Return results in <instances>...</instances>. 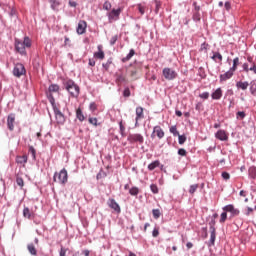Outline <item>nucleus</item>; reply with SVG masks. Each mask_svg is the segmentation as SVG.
Returning <instances> with one entry per match:
<instances>
[{"label": "nucleus", "mask_w": 256, "mask_h": 256, "mask_svg": "<svg viewBox=\"0 0 256 256\" xmlns=\"http://www.w3.org/2000/svg\"><path fill=\"white\" fill-rule=\"evenodd\" d=\"M113 64V58H109L106 63L102 64V67L105 69V71H109V67Z\"/></svg>", "instance_id": "2f4dec72"}, {"label": "nucleus", "mask_w": 256, "mask_h": 256, "mask_svg": "<svg viewBox=\"0 0 256 256\" xmlns=\"http://www.w3.org/2000/svg\"><path fill=\"white\" fill-rule=\"evenodd\" d=\"M161 165V162L159 160H156L148 165V171H155L157 167Z\"/></svg>", "instance_id": "5701e85b"}, {"label": "nucleus", "mask_w": 256, "mask_h": 256, "mask_svg": "<svg viewBox=\"0 0 256 256\" xmlns=\"http://www.w3.org/2000/svg\"><path fill=\"white\" fill-rule=\"evenodd\" d=\"M87 31V22L85 20H80L76 28V33L78 35H83Z\"/></svg>", "instance_id": "ddd939ff"}, {"label": "nucleus", "mask_w": 256, "mask_h": 256, "mask_svg": "<svg viewBox=\"0 0 256 256\" xmlns=\"http://www.w3.org/2000/svg\"><path fill=\"white\" fill-rule=\"evenodd\" d=\"M16 183L19 187H21V189H23V187H25V182L23 181V178H21V177L16 178Z\"/></svg>", "instance_id": "79ce46f5"}, {"label": "nucleus", "mask_w": 256, "mask_h": 256, "mask_svg": "<svg viewBox=\"0 0 256 256\" xmlns=\"http://www.w3.org/2000/svg\"><path fill=\"white\" fill-rule=\"evenodd\" d=\"M193 21H201V15L199 14V12L194 13Z\"/></svg>", "instance_id": "5fc2aeb1"}, {"label": "nucleus", "mask_w": 256, "mask_h": 256, "mask_svg": "<svg viewBox=\"0 0 256 256\" xmlns=\"http://www.w3.org/2000/svg\"><path fill=\"white\" fill-rule=\"evenodd\" d=\"M233 73H235V71L230 68L226 73L220 75V81H227L228 79H231V77H233Z\"/></svg>", "instance_id": "a211bd4d"}, {"label": "nucleus", "mask_w": 256, "mask_h": 256, "mask_svg": "<svg viewBox=\"0 0 256 256\" xmlns=\"http://www.w3.org/2000/svg\"><path fill=\"white\" fill-rule=\"evenodd\" d=\"M49 3L51 4V9H53V11H59L61 5L59 0H49Z\"/></svg>", "instance_id": "4be33fe9"}, {"label": "nucleus", "mask_w": 256, "mask_h": 256, "mask_svg": "<svg viewBox=\"0 0 256 256\" xmlns=\"http://www.w3.org/2000/svg\"><path fill=\"white\" fill-rule=\"evenodd\" d=\"M76 117L80 121H85V116L83 115V111L81 110V108H78L76 110Z\"/></svg>", "instance_id": "7c9ffc66"}, {"label": "nucleus", "mask_w": 256, "mask_h": 256, "mask_svg": "<svg viewBox=\"0 0 256 256\" xmlns=\"http://www.w3.org/2000/svg\"><path fill=\"white\" fill-rule=\"evenodd\" d=\"M53 93H59V85L51 84L48 87L47 97H48L49 102L51 103V105H55V98L53 97Z\"/></svg>", "instance_id": "6e6552de"}, {"label": "nucleus", "mask_w": 256, "mask_h": 256, "mask_svg": "<svg viewBox=\"0 0 256 256\" xmlns=\"http://www.w3.org/2000/svg\"><path fill=\"white\" fill-rule=\"evenodd\" d=\"M111 7H112L111 2H109V1H105V2H104V4H103V9H104L105 11H111Z\"/></svg>", "instance_id": "37998d69"}, {"label": "nucleus", "mask_w": 256, "mask_h": 256, "mask_svg": "<svg viewBox=\"0 0 256 256\" xmlns=\"http://www.w3.org/2000/svg\"><path fill=\"white\" fill-rule=\"evenodd\" d=\"M212 99L215 101H219L221 97H223V90L221 88H217L212 94H211Z\"/></svg>", "instance_id": "6ab92c4d"}, {"label": "nucleus", "mask_w": 256, "mask_h": 256, "mask_svg": "<svg viewBox=\"0 0 256 256\" xmlns=\"http://www.w3.org/2000/svg\"><path fill=\"white\" fill-rule=\"evenodd\" d=\"M25 73H26V70H25V66L23 64L17 63L14 66L13 75L15 77H21L22 75H25Z\"/></svg>", "instance_id": "9d476101"}, {"label": "nucleus", "mask_w": 256, "mask_h": 256, "mask_svg": "<svg viewBox=\"0 0 256 256\" xmlns=\"http://www.w3.org/2000/svg\"><path fill=\"white\" fill-rule=\"evenodd\" d=\"M54 114L56 123H58V125H63L65 123V115L61 113V110H59L57 107H54Z\"/></svg>", "instance_id": "f8f14e48"}, {"label": "nucleus", "mask_w": 256, "mask_h": 256, "mask_svg": "<svg viewBox=\"0 0 256 256\" xmlns=\"http://www.w3.org/2000/svg\"><path fill=\"white\" fill-rule=\"evenodd\" d=\"M138 9H139V13H141V15H145V7L139 5Z\"/></svg>", "instance_id": "0e129e2a"}, {"label": "nucleus", "mask_w": 256, "mask_h": 256, "mask_svg": "<svg viewBox=\"0 0 256 256\" xmlns=\"http://www.w3.org/2000/svg\"><path fill=\"white\" fill-rule=\"evenodd\" d=\"M14 123H15V114L8 115L7 127L9 129V131H13V129H15Z\"/></svg>", "instance_id": "dca6fc26"}, {"label": "nucleus", "mask_w": 256, "mask_h": 256, "mask_svg": "<svg viewBox=\"0 0 256 256\" xmlns=\"http://www.w3.org/2000/svg\"><path fill=\"white\" fill-rule=\"evenodd\" d=\"M95 59H100L103 60L105 59V52H103V46L99 45L98 46V52L94 53Z\"/></svg>", "instance_id": "aec40b11"}, {"label": "nucleus", "mask_w": 256, "mask_h": 256, "mask_svg": "<svg viewBox=\"0 0 256 256\" xmlns=\"http://www.w3.org/2000/svg\"><path fill=\"white\" fill-rule=\"evenodd\" d=\"M143 111H144L143 107L141 106L136 107L135 127L139 125V121H141V119H145V113Z\"/></svg>", "instance_id": "9b49d317"}, {"label": "nucleus", "mask_w": 256, "mask_h": 256, "mask_svg": "<svg viewBox=\"0 0 256 256\" xmlns=\"http://www.w3.org/2000/svg\"><path fill=\"white\" fill-rule=\"evenodd\" d=\"M215 137L219 141H228L229 140V136L227 135V132L225 130H218L215 133Z\"/></svg>", "instance_id": "4468645a"}, {"label": "nucleus", "mask_w": 256, "mask_h": 256, "mask_svg": "<svg viewBox=\"0 0 256 256\" xmlns=\"http://www.w3.org/2000/svg\"><path fill=\"white\" fill-rule=\"evenodd\" d=\"M69 6L70 7H77V2H75V1H69Z\"/></svg>", "instance_id": "338daca9"}, {"label": "nucleus", "mask_w": 256, "mask_h": 256, "mask_svg": "<svg viewBox=\"0 0 256 256\" xmlns=\"http://www.w3.org/2000/svg\"><path fill=\"white\" fill-rule=\"evenodd\" d=\"M119 127H120V134L122 135V137L125 136V126L123 125V120H121L119 122Z\"/></svg>", "instance_id": "49530a36"}, {"label": "nucleus", "mask_w": 256, "mask_h": 256, "mask_svg": "<svg viewBox=\"0 0 256 256\" xmlns=\"http://www.w3.org/2000/svg\"><path fill=\"white\" fill-rule=\"evenodd\" d=\"M135 55V50L130 49L129 53L126 55V57L122 58V63H127V61H131V58Z\"/></svg>", "instance_id": "393cba45"}, {"label": "nucleus", "mask_w": 256, "mask_h": 256, "mask_svg": "<svg viewBox=\"0 0 256 256\" xmlns=\"http://www.w3.org/2000/svg\"><path fill=\"white\" fill-rule=\"evenodd\" d=\"M224 7H225L226 11H230L231 10V2H225Z\"/></svg>", "instance_id": "e2e57ef3"}, {"label": "nucleus", "mask_w": 256, "mask_h": 256, "mask_svg": "<svg viewBox=\"0 0 256 256\" xmlns=\"http://www.w3.org/2000/svg\"><path fill=\"white\" fill-rule=\"evenodd\" d=\"M16 163H18L19 165H25V163H27V156H17Z\"/></svg>", "instance_id": "c85d7f7f"}, {"label": "nucleus", "mask_w": 256, "mask_h": 256, "mask_svg": "<svg viewBox=\"0 0 256 256\" xmlns=\"http://www.w3.org/2000/svg\"><path fill=\"white\" fill-rule=\"evenodd\" d=\"M123 97H131V90L129 87H126L123 91Z\"/></svg>", "instance_id": "de8ad7c7"}, {"label": "nucleus", "mask_w": 256, "mask_h": 256, "mask_svg": "<svg viewBox=\"0 0 256 256\" xmlns=\"http://www.w3.org/2000/svg\"><path fill=\"white\" fill-rule=\"evenodd\" d=\"M199 97L200 99H209V92H203Z\"/></svg>", "instance_id": "4d7b16f0"}, {"label": "nucleus", "mask_w": 256, "mask_h": 256, "mask_svg": "<svg viewBox=\"0 0 256 256\" xmlns=\"http://www.w3.org/2000/svg\"><path fill=\"white\" fill-rule=\"evenodd\" d=\"M155 12L156 13H159V9H161V1H159V0H156V2H155Z\"/></svg>", "instance_id": "603ef678"}, {"label": "nucleus", "mask_w": 256, "mask_h": 256, "mask_svg": "<svg viewBox=\"0 0 256 256\" xmlns=\"http://www.w3.org/2000/svg\"><path fill=\"white\" fill-rule=\"evenodd\" d=\"M90 67H95V61L93 59H89Z\"/></svg>", "instance_id": "774afa93"}, {"label": "nucleus", "mask_w": 256, "mask_h": 256, "mask_svg": "<svg viewBox=\"0 0 256 256\" xmlns=\"http://www.w3.org/2000/svg\"><path fill=\"white\" fill-rule=\"evenodd\" d=\"M251 213H253V208L247 207L246 215L249 216V215H251Z\"/></svg>", "instance_id": "69168bd1"}, {"label": "nucleus", "mask_w": 256, "mask_h": 256, "mask_svg": "<svg viewBox=\"0 0 256 256\" xmlns=\"http://www.w3.org/2000/svg\"><path fill=\"white\" fill-rule=\"evenodd\" d=\"M89 123L91 124V125H94L95 127H97V118H89Z\"/></svg>", "instance_id": "6e6d98bb"}, {"label": "nucleus", "mask_w": 256, "mask_h": 256, "mask_svg": "<svg viewBox=\"0 0 256 256\" xmlns=\"http://www.w3.org/2000/svg\"><path fill=\"white\" fill-rule=\"evenodd\" d=\"M108 207H110V209H113L116 213H121V207L119 206L117 201H115V199L108 200Z\"/></svg>", "instance_id": "2eb2a0df"}, {"label": "nucleus", "mask_w": 256, "mask_h": 256, "mask_svg": "<svg viewBox=\"0 0 256 256\" xmlns=\"http://www.w3.org/2000/svg\"><path fill=\"white\" fill-rule=\"evenodd\" d=\"M23 217H25V219H31V217H33V213L31 212L29 207H24V209H23Z\"/></svg>", "instance_id": "a878e982"}, {"label": "nucleus", "mask_w": 256, "mask_h": 256, "mask_svg": "<svg viewBox=\"0 0 256 256\" xmlns=\"http://www.w3.org/2000/svg\"><path fill=\"white\" fill-rule=\"evenodd\" d=\"M250 93L251 95H253L254 97H256V80H253L250 83Z\"/></svg>", "instance_id": "c756f323"}, {"label": "nucleus", "mask_w": 256, "mask_h": 256, "mask_svg": "<svg viewBox=\"0 0 256 256\" xmlns=\"http://www.w3.org/2000/svg\"><path fill=\"white\" fill-rule=\"evenodd\" d=\"M155 133H156L158 139H163V137H165V132L163 131L161 126H155L153 128L152 137H153V135H155Z\"/></svg>", "instance_id": "f3484780"}, {"label": "nucleus", "mask_w": 256, "mask_h": 256, "mask_svg": "<svg viewBox=\"0 0 256 256\" xmlns=\"http://www.w3.org/2000/svg\"><path fill=\"white\" fill-rule=\"evenodd\" d=\"M65 88L72 97H79V86L73 80L66 81Z\"/></svg>", "instance_id": "7ed1b4c3"}, {"label": "nucleus", "mask_w": 256, "mask_h": 256, "mask_svg": "<svg viewBox=\"0 0 256 256\" xmlns=\"http://www.w3.org/2000/svg\"><path fill=\"white\" fill-rule=\"evenodd\" d=\"M152 215H153L154 219H159V217H161V210L153 209L152 210Z\"/></svg>", "instance_id": "4c0bfd02"}, {"label": "nucleus", "mask_w": 256, "mask_h": 256, "mask_svg": "<svg viewBox=\"0 0 256 256\" xmlns=\"http://www.w3.org/2000/svg\"><path fill=\"white\" fill-rule=\"evenodd\" d=\"M152 236L153 237H159V229L154 228L153 231H152Z\"/></svg>", "instance_id": "052dcab7"}, {"label": "nucleus", "mask_w": 256, "mask_h": 256, "mask_svg": "<svg viewBox=\"0 0 256 256\" xmlns=\"http://www.w3.org/2000/svg\"><path fill=\"white\" fill-rule=\"evenodd\" d=\"M242 68H243V71H245L246 73H249V64L244 63V64L242 65Z\"/></svg>", "instance_id": "680f3d73"}, {"label": "nucleus", "mask_w": 256, "mask_h": 256, "mask_svg": "<svg viewBox=\"0 0 256 256\" xmlns=\"http://www.w3.org/2000/svg\"><path fill=\"white\" fill-rule=\"evenodd\" d=\"M237 65H239V57L233 59V66L230 69L232 71H237Z\"/></svg>", "instance_id": "58836bf2"}, {"label": "nucleus", "mask_w": 256, "mask_h": 256, "mask_svg": "<svg viewBox=\"0 0 256 256\" xmlns=\"http://www.w3.org/2000/svg\"><path fill=\"white\" fill-rule=\"evenodd\" d=\"M27 250L29 251L30 255H37V248H35V245L33 243L27 245Z\"/></svg>", "instance_id": "b1692460"}, {"label": "nucleus", "mask_w": 256, "mask_h": 256, "mask_svg": "<svg viewBox=\"0 0 256 256\" xmlns=\"http://www.w3.org/2000/svg\"><path fill=\"white\" fill-rule=\"evenodd\" d=\"M209 47V44L207 43H202L200 47V51H207V48Z\"/></svg>", "instance_id": "13d9d810"}, {"label": "nucleus", "mask_w": 256, "mask_h": 256, "mask_svg": "<svg viewBox=\"0 0 256 256\" xmlns=\"http://www.w3.org/2000/svg\"><path fill=\"white\" fill-rule=\"evenodd\" d=\"M178 143L179 145H183L185 141H187V136L178 134Z\"/></svg>", "instance_id": "e433bc0d"}, {"label": "nucleus", "mask_w": 256, "mask_h": 256, "mask_svg": "<svg viewBox=\"0 0 256 256\" xmlns=\"http://www.w3.org/2000/svg\"><path fill=\"white\" fill-rule=\"evenodd\" d=\"M170 133H172V135H174V137H177L179 135V131H177L176 125L170 127Z\"/></svg>", "instance_id": "a19ab883"}, {"label": "nucleus", "mask_w": 256, "mask_h": 256, "mask_svg": "<svg viewBox=\"0 0 256 256\" xmlns=\"http://www.w3.org/2000/svg\"><path fill=\"white\" fill-rule=\"evenodd\" d=\"M59 255L60 256H66L67 255V250L65 248L61 247Z\"/></svg>", "instance_id": "bf43d9fd"}, {"label": "nucleus", "mask_w": 256, "mask_h": 256, "mask_svg": "<svg viewBox=\"0 0 256 256\" xmlns=\"http://www.w3.org/2000/svg\"><path fill=\"white\" fill-rule=\"evenodd\" d=\"M129 194L133 197H136V195H139V189L137 187H132L129 189Z\"/></svg>", "instance_id": "72a5a7b5"}, {"label": "nucleus", "mask_w": 256, "mask_h": 256, "mask_svg": "<svg viewBox=\"0 0 256 256\" xmlns=\"http://www.w3.org/2000/svg\"><path fill=\"white\" fill-rule=\"evenodd\" d=\"M90 111H97V104L95 102H91L89 105Z\"/></svg>", "instance_id": "864d4df0"}, {"label": "nucleus", "mask_w": 256, "mask_h": 256, "mask_svg": "<svg viewBox=\"0 0 256 256\" xmlns=\"http://www.w3.org/2000/svg\"><path fill=\"white\" fill-rule=\"evenodd\" d=\"M223 211H226V213H230L231 217H237L239 216V213H241V211H239V209L235 208V206L233 204H228L226 206H224L222 208Z\"/></svg>", "instance_id": "1a4fd4ad"}, {"label": "nucleus", "mask_w": 256, "mask_h": 256, "mask_svg": "<svg viewBox=\"0 0 256 256\" xmlns=\"http://www.w3.org/2000/svg\"><path fill=\"white\" fill-rule=\"evenodd\" d=\"M123 12V8L112 9L110 12L107 13L109 23H113V21H119V17Z\"/></svg>", "instance_id": "39448f33"}, {"label": "nucleus", "mask_w": 256, "mask_h": 256, "mask_svg": "<svg viewBox=\"0 0 256 256\" xmlns=\"http://www.w3.org/2000/svg\"><path fill=\"white\" fill-rule=\"evenodd\" d=\"M116 83H118V85H120V83H127V78H125L123 74H117Z\"/></svg>", "instance_id": "cd10ccee"}, {"label": "nucleus", "mask_w": 256, "mask_h": 256, "mask_svg": "<svg viewBox=\"0 0 256 256\" xmlns=\"http://www.w3.org/2000/svg\"><path fill=\"white\" fill-rule=\"evenodd\" d=\"M197 189H199V184L191 185L189 188L190 195H193L195 193V191H197Z\"/></svg>", "instance_id": "ea45409f"}, {"label": "nucleus", "mask_w": 256, "mask_h": 256, "mask_svg": "<svg viewBox=\"0 0 256 256\" xmlns=\"http://www.w3.org/2000/svg\"><path fill=\"white\" fill-rule=\"evenodd\" d=\"M222 178L224 181H229V179H231V175L228 172H222Z\"/></svg>", "instance_id": "8fccbe9b"}, {"label": "nucleus", "mask_w": 256, "mask_h": 256, "mask_svg": "<svg viewBox=\"0 0 256 256\" xmlns=\"http://www.w3.org/2000/svg\"><path fill=\"white\" fill-rule=\"evenodd\" d=\"M119 39L118 35H114L110 39V45H115L117 43V40Z\"/></svg>", "instance_id": "09e8293b"}, {"label": "nucleus", "mask_w": 256, "mask_h": 256, "mask_svg": "<svg viewBox=\"0 0 256 256\" xmlns=\"http://www.w3.org/2000/svg\"><path fill=\"white\" fill-rule=\"evenodd\" d=\"M127 141H129V143H138L139 145H143V143H145V137L140 133L129 134Z\"/></svg>", "instance_id": "0eeeda50"}, {"label": "nucleus", "mask_w": 256, "mask_h": 256, "mask_svg": "<svg viewBox=\"0 0 256 256\" xmlns=\"http://www.w3.org/2000/svg\"><path fill=\"white\" fill-rule=\"evenodd\" d=\"M178 155H180L181 157H185L187 155V150H185L184 148H180L178 150Z\"/></svg>", "instance_id": "3c124183"}, {"label": "nucleus", "mask_w": 256, "mask_h": 256, "mask_svg": "<svg viewBox=\"0 0 256 256\" xmlns=\"http://www.w3.org/2000/svg\"><path fill=\"white\" fill-rule=\"evenodd\" d=\"M237 89H242V91H246V89L249 87V82L247 81H238L236 83Z\"/></svg>", "instance_id": "412c9836"}, {"label": "nucleus", "mask_w": 256, "mask_h": 256, "mask_svg": "<svg viewBox=\"0 0 256 256\" xmlns=\"http://www.w3.org/2000/svg\"><path fill=\"white\" fill-rule=\"evenodd\" d=\"M29 153L31 154L32 159H34V160L37 159V150H35V147L30 146Z\"/></svg>", "instance_id": "f704fd0d"}, {"label": "nucleus", "mask_w": 256, "mask_h": 256, "mask_svg": "<svg viewBox=\"0 0 256 256\" xmlns=\"http://www.w3.org/2000/svg\"><path fill=\"white\" fill-rule=\"evenodd\" d=\"M216 221L215 219L211 218V220L209 221L208 225H209V229H210V240H209V246L213 247V245H215V239H217V233H216V229H215V225H216Z\"/></svg>", "instance_id": "20e7f679"}, {"label": "nucleus", "mask_w": 256, "mask_h": 256, "mask_svg": "<svg viewBox=\"0 0 256 256\" xmlns=\"http://www.w3.org/2000/svg\"><path fill=\"white\" fill-rule=\"evenodd\" d=\"M247 117V114H245L244 111H239L236 113V118L239 119L240 121H243V119Z\"/></svg>", "instance_id": "c9c22d12"}, {"label": "nucleus", "mask_w": 256, "mask_h": 256, "mask_svg": "<svg viewBox=\"0 0 256 256\" xmlns=\"http://www.w3.org/2000/svg\"><path fill=\"white\" fill-rule=\"evenodd\" d=\"M31 47V39L29 36H25L24 40L15 39V49L20 55H27V50Z\"/></svg>", "instance_id": "f257e3e1"}, {"label": "nucleus", "mask_w": 256, "mask_h": 256, "mask_svg": "<svg viewBox=\"0 0 256 256\" xmlns=\"http://www.w3.org/2000/svg\"><path fill=\"white\" fill-rule=\"evenodd\" d=\"M162 75L167 81H173L177 79V72L169 67L162 70Z\"/></svg>", "instance_id": "423d86ee"}, {"label": "nucleus", "mask_w": 256, "mask_h": 256, "mask_svg": "<svg viewBox=\"0 0 256 256\" xmlns=\"http://www.w3.org/2000/svg\"><path fill=\"white\" fill-rule=\"evenodd\" d=\"M227 221V212L224 211L220 215V223H225Z\"/></svg>", "instance_id": "a18cd8bd"}, {"label": "nucleus", "mask_w": 256, "mask_h": 256, "mask_svg": "<svg viewBox=\"0 0 256 256\" xmlns=\"http://www.w3.org/2000/svg\"><path fill=\"white\" fill-rule=\"evenodd\" d=\"M248 175L250 179H256V167L255 166H251L248 169Z\"/></svg>", "instance_id": "bb28decb"}, {"label": "nucleus", "mask_w": 256, "mask_h": 256, "mask_svg": "<svg viewBox=\"0 0 256 256\" xmlns=\"http://www.w3.org/2000/svg\"><path fill=\"white\" fill-rule=\"evenodd\" d=\"M150 189L152 193H154V195H157V193H159V188L157 187V184H151Z\"/></svg>", "instance_id": "c03bdc74"}, {"label": "nucleus", "mask_w": 256, "mask_h": 256, "mask_svg": "<svg viewBox=\"0 0 256 256\" xmlns=\"http://www.w3.org/2000/svg\"><path fill=\"white\" fill-rule=\"evenodd\" d=\"M211 59H213V61H217V59L218 61H223V56L219 52H213Z\"/></svg>", "instance_id": "473e14b6"}, {"label": "nucleus", "mask_w": 256, "mask_h": 256, "mask_svg": "<svg viewBox=\"0 0 256 256\" xmlns=\"http://www.w3.org/2000/svg\"><path fill=\"white\" fill-rule=\"evenodd\" d=\"M53 181L55 183H60V185H67V182L69 181V174L67 173V169L63 168L59 172H55Z\"/></svg>", "instance_id": "f03ea898"}]
</instances>
